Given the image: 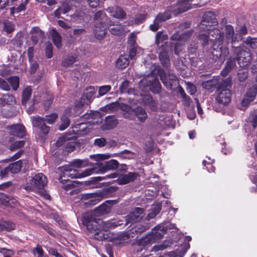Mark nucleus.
<instances>
[{
    "mask_svg": "<svg viewBox=\"0 0 257 257\" xmlns=\"http://www.w3.org/2000/svg\"><path fill=\"white\" fill-rule=\"evenodd\" d=\"M88 165L87 160H78L75 161L72 164L60 167L59 169L62 173L60 177V181L63 184L67 183L63 187L66 189H70L74 186V182H72L69 179H66V177L71 178H79L87 177L94 173V168H90L85 170L82 172H79L76 168H82Z\"/></svg>",
    "mask_w": 257,
    "mask_h": 257,
    "instance_id": "nucleus-1",
    "label": "nucleus"
},
{
    "mask_svg": "<svg viewBox=\"0 0 257 257\" xmlns=\"http://www.w3.org/2000/svg\"><path fill=\"white\" fill-rule=\"evenodd\" d=\"M214 27H205V30H202L208 31V35L202 33L199 35V39L203 45H206L209 41L214 42L212 55L216 59L220 58L224 60L229 53L228 50L227 48L221 46L223 44L222 34L219 29Z\"/></svg>",
    "mask_w": 257,
    "mask_h": 257,
    "instance_id": "nucleus-2",
    "label": "nucleus"
},
{
    "mask_svg": "<svg viewBox=\"0 0 257 257\" xmlns=\"http://www.w3.org/2000/svg\"><path fill=\"white\" fill-rule=\"evenodd\" d=\"M139 86L140 90L142 92L151 90L154 93H158L161 91L160 83L158 79H157L153 75H150L147 78L141 80L139 82Z\"/></svg>",
    "mask_w": 257,
    "mask_h": 257,
    "instance_id": "nucleus-3",
    "label": "nucleus"
},
{
    "mask_svg": "<svg viewBox=\"0 0 257 257\" xmlns=\"http://www.w3.org/2000/svg\"><path fill=\"white\" fill-rule=\"evenodd\" d=\"M58 115L56 113H53L46 116V118L37 116L31 118L33 125L38 127L43 133L47 134L49 131V127L45 124V122L48 124L54 123Z\"/></svg>",
    "mask_w": 257,
    "mask_h": 257,
    "instance_id": "nucleus-4",
    "label": "nucleus"
},
{
    "mask_svg": "<svg viewBox=\"0 0 257 257\" xmlns=\"http://www.w3.org/2000/svg\"><path fill=\"white\" fill-rule=\"evenodd\" d=\"M87 228L88 230L91 231L96 232L95 234V238H98L97 235L99 234V232L97 231L98 230H106L108 229L117 226L116 224H113L110 222H104L101 219L96 220L95 219L93 220H90L85 222Z\"/></svg>",
    "mask_w": 257,
    "mask_h": 257,
    "instance_id": "nucleus-5",
    "label": "nucleus"
},
{
    "mask_svg": "<svg viewBox=\"0 0 257 257\" xmlns=\"http://www.w3.org/2000/svg\"><path fill=\"white\" fill-rule=\"evenodd\" d=\"M47 184L46 177L42 173H38L32 178L25 186L27 191H37L44 187Z\"/></svg>",
    "mask_w": 257,
    "mask_h": 257,
    "instance_id": "nucleus-6",
    "label": "nucleus"
},
{
    "mask_svg": "<svg viewBox=\"0 0 257 257\" xmlns=\"http://www.w3.org/2000/svg\"><path fill=\"white\" fill-rule=\"evenodd\" d=\"M105 109L111 111H114L120 108L123 112V116L125 118H131L133 117L132 108L125 104H119L117 102H112L105 106Z\"/></svg>",
    "mask_w": 257,
    "mask_h": 257,
    "instance_id": "nucleus-7",
    "label": "nucleus"
},
{
    "mask_svg": "<svg viewBox=\"0 0 257 257\" xmlns=\"http://www.w3.org/2000/svg\"><path fill=\"white\" fill-rule=\"evenodd\" d=\"M161 80L167 88L173 89L174 87L178 85V78L173 74H168L167 75L162 70L158 71Z\"/></svg>",
    "mask_w": 257,
    "mask_h": 257,
    "instance_id": "nucleus-8",
    "label": "nucleus"
},
{
    "mask_svg": "<svg viewBox=\"0 0 257 257\" xmlns=\"http://www.w3.org/2000/svg\"><path fill=\"white\" fill-rule=\"evenodd\" d=\"M231 99V93L230 90L226 88H223L220 85L217 89V93L216 97L217 102L223 105L228 104Z\"/></svg>",
    "mask_w": 257,
    "mask_h": 257,
    "instance_id": "nucleus-9",
    "label": "nucleus"
},
{
    "mask_svg": "<svg viewBox=\"0 0 257 257\" xmlns=\"http://www.w3.org/2000/svg\"><path fill=\"white\" fill-rule=\"evenodd\" d=\"M94 120H90L85 123L77 124L73 127V132L77 136H83L87 134L92 129V124H94Z\"/></svg>",
    "mask_w": 257,
    "mask_h": 257,
    "instance_id": "nucleus-10",
    "label": "nucleus"
},
{
    "mask_svg": "<svg viewBox=\"0 0 257 257\" xmlns=\"http://www.w3.org/2000/svg\"><path fill=\"white\" fill-rule=\"evenodd\" d=\"M257 93V84L254 85L250 88L245 95L243 99L241 102L239 107L241 109H245L249 103L253 101Z\"/></svg>",
    "mask_w": 257,
    "mask_h": 257,
    "instance_id": "nucleus-11",
    "label": "nucleus"
},
{
    "mask_svg": "<svg viewBox=\"0 0 257 257\" xmlns=\"http://www.w3.org/2000/svg\"><path fill=\"white\" fill-rule=\"evenodd\" d=\"M217 25L214 15L213 13L208 12L206 13L203 18V21L199 26L200 30H205V27H212V26H216Z\"/></svg>",
    "mask_w": 257,
    "mask_h": 257,
    "instance_id": "nucleus-12",
    "label": "nucleus"
},
{
    "mask_svg": "<svg viewBox=\"0 0 257 257\" xmlns=\"http://www.w3.org/2000/svg\"><path fill=\"white\" fill-rule=\"evenodd\" d=\"M250 51H241L237 55V61L239 66L245 67L249 65L251 59Z\"/></svg>",
    "mask_w": 257,
    "mask_h": 257,
    "instance_id": "nucleus-13",
    "label": "nucleus"
},
{
    "mask_svg": "<svg viewBox=\"0 0 257 257\" xmlns=\"http://www.w3.org/2000/svg\"><path fill=\"white\" fill-rule=\"evenodd\" d=\"M193 0H179L175 8L172 10L174 15L183 13L191 9L190 3Z\"/></svg>",
    "mask_w": 257,
    "mask_h": 257,
    "instance_id": "nucleus-14",
    "label": "nucleus"
},
{
    "mask_svg": "<svg viewBox=\"0 0 257 257\" xmlns=\"http://www.w3.org/2000/svg\"><path fill=\"white\" fill-rule=\"evenodd\" d=\"M8 130L10 135L19 137L22 138L26 134V131L25 127L21 124H14L8 127Z\"/></svg>",
    "mask_w": 257,
    "mask_h": 257,
    "instance_id": "nucleus-15",
    "label": "nucleus"
},
{
    "mask_svg": "<svg viewBox=\"0 0 257 257\" xmlns=\"http://www.w3.org/2000/svg\"><path fill=\"white\" fill-rule=\"evenodd\" d=\"M171 17V15L170 13L166 12L165 14H159L156 16L153 24L150 26L151 30L153 31H157L160 26V23L169 19Z\"/></svg>",
    "mask_w": 257,
    "mask_h": 257,
    "instance_id": "nucleus-16",
    "label": "nucleus"
},
{
    "mask_svg": "<svg viewBox=\"0 0 257 257\" xmlns=\"http://www.w3.org/2000/svg\"><path fill=\"white\" fill-rule=\"evenodd\" d=\"M223 44L221 46L226 48V45L229 43L234 41V30L231 25L225 27V37L222 35Z\"/></svg>",
    "mask_w": 257,
    "mask_h": 257,
    "instance_id": "nucleus-17",
    "label": "nucleus"
},
{
    "mask_svg": "<svg viewBox=\"0 0 257 257\" xmlns=\"http://www.w3.org/2000/svg\"><path fill=\"white\" fill-rule=\"evenodd\" d=\"M118 163L115 160H111L105 163V165L102 168L96 170L95 169L94 173L98 174H103L108 170H112L116 169L118 167Z\"/></svg>",
    "mask_w": 257,
    "mask_h": 257,
    "instance_id": "nucleus-18",
    "label": "nucleus"
},
{
    "mask_svg": "<svg viewBox=\"0 0 257 257\" xmlns=\"http://www.w3.org/2000/svg\"><path fill=\"white\" fill-rule=\"evenodd\" d=\"M190 34L191 33L189 32L185 33L182 34L176 41L175 47V53L176 54H179V53L183 49V47L188 39L189 38Z\"/></svg>",
    "mask_w": 257,
    "mask_h": 257,
    "instance_id": "nucleus-19",
    "label": "nucleus"
},
{
    "mask_svg": "<svg viewBox=\"0 0 257 257\" xmlns=\"http://www.w3.org/2000/svg\"><path fill=\"white\" fill-rule=\"evenodd\" d=\"M107 11L111 17L118 19H123L126 16L125 13L118 7L108 8Z\"/></svg>",
    "mask_w": 257,
    "mask_h": 257,
    "instance_id": "nucleus-20",
    "label": "nucleus"
},
{
    "mask_svg": "<svg viewBox=\"0 0 257 257\" xmlns=\"http://www.w3.org/2000/svg\"><path fill=\"white\" fill-rule=\"evenodd\" d=\"M138 176L137 173H129L127 174L119 176L117 179L118 183L120 185L126 184L134 181Z\"/></svg>",
    "mask_w": 257,
    "mask_h": 257,
    "instance_id": "nucleus-21",
    "label": "nucleus"
},
{
    "mask_svg": "<svg viewBox=\"0 0 257 257\" xmlns=\"http://www.w3.org/2000/svg\"><path fill=\"white\" fill-rule=\"evenodd\" d=\"M190 248L189 243H184L179 249L175 251L170 252L164 257H183Z\"/></svg>",
    "mask_w": 257,
    "mask_h": 257,
    "instance_id": "nucleus-22",
    "label": "nucleus"
},
{
    "mask_svg": "<svg viewBox=\"0 0 257 257\" xmlns=\"http://www.w3.org/2000/svg\"><path fill=\"white\" fill-rule=\"evenodd\" d=\"M28 164L27 160H20L14 163H12L6 169H8V172L10 171L13 174L18 173L24 165H26Z\"/></svg>",
    "mask_w": 257,
    "mask_h": 257,
    "instance_id": "nucleus-23",
    "label": "nucleus"
},
{
    "mask_svg": "<svg viewBox=\"0 0 257 257\" xmlns=\"http://www.w3.org/2000/svg\"><path fill=\"white\" fill-rule=\"evenodd\" d=\"M132 110L133 111V112H132L133 117L129 118L130 119H133L135 116L140 122H144L147 119L148 116L147 114L143 108L139 107L135 110L133 108H132Z\"/></svg>",
    "mask_w": 257,
    "mask_h": 257,
    "instance_id": "nucleus-24",
    "label": "nucleus"
},
{
    "mask_svg": "<svg viewBox=\"0 0 257 257\" xmlns=\"http://www.w3.org/2000/svg\"><path fill=\"white\" fill-rule=\"evenodd\" d=\"M143 210L141 208H136L126 217L127 223L137 221L140 216L143 213Z\"/></svg>",
    "mask_w": 257,
    "mask_h": 257,
    "instance_id": "nucleus-25",
    "label": "nucleus"
},
{
    "mask_svg": "<svg viewBox=\"0 0 257 257\" xmlns=\"http://www.w3.org/2000/svg\"><path fill=\"white\" fill-rule=\"evenodd\" d=\"M94 34L97 39H102L106 34L105 26L103 24H96L94 30Z\"/></svg>",
    "mask_w": 257,
    "mask_h": 257,
    "instance_id": "nucleus-26",
    "label": "nucleus"
},
{
    "mask_svg": "<svg viewBox=\"0 0 257 257\" xmlns=\"http://www.w3.org/2000/svg\"><path fill=\"white\" fill-rule=\"evenodd\" d=\"M117 121L113 116H107L104 120V122L102 126L103 130H110L116 126Z\"/></svg>",
    "mask_w": 257,
    "mask_h": 257,
    "instance_id": "nucleus-27",
    "label": "nucleus"
},
{
    "mask_svg": "<svg viewBox=\"0 0 257 257\" xmlns=\"http://www.w3.org/2000/svg\"><path fill=\"white\" fill-rule=\"evenodd\" d=\"M70 113V109H67L65 110V111L63 112V114L61 118L62 123L59 127L60 130L63 131L69 126L70 124V120L68 119V117Z\"/></svg>",
    "mask_w": 257,
    "mask_h": 257,
    "instance_id": "nucleus-28",
    "label": "nucleus"
},
{
    "mask_svg": "<svg viewBox=\"0 0 257 257\" xmlns=\"http://www.w3.org/2000/svg\"><path fill=\"white\" fill-rule=\"evenodd\" d=\"M110 208L108 203H104L100 205L94 210L93 215L99 216L108 213L110 211Z\"/></svg>",
    "mask_w": 257,
    "mask_h": 257,
    "instance_id": "nucleus-29",
    "label": "nucleus"
},
{
    "mask_svg": "<svg viewBox=\"0 0 257 257\" xmlns=\"http://www.w3.org/2000/svg\"><path fill=\"white\" fill-rule=\"evenodd\" d=\"M168 40L167 35L162 32H158L156 35V43L158 47H164L166 41Z\"/></svg>",
    "mask_w": 257,
    "mask_h": 257,
    "instance_id": "nucleus-30",
    "label": "nucleus"
},
{
    "mask_svg": "<svg viewBox=\"0 0 257 257\" xmlns=\"http://www.w3.org/2000/svg\"><path fill=\"white\" fill-rule=\"evenodd\" d=\"M115 154H110L108 153L105 154H98L90 156V158L96 162H100L103 160H107L111 157H114Z\"/></svg>",
    "mask_w": 257,
    "mask_h": 257,
    "instance_id": "nucleus-31",
    "label": "nucleus"
},
{
    "mask_svg": "<svg viewBox=\"0 0 257 257\" xmlns=\"http://www.w3.org/2000/svg\"><path fill=\"white\" fill-rule=\"evenodd\" d=\"M129 64V60L127 56H120L116 62V66L120 69L126 67Z\"/></svg>",
    "mask_w": 257,
    "mask_h": 257,
    "instance_id": "nucleus-32",
    "label": "nucleus"
},
{
    "mask_svg": "<svg viewBox=\"0 0 257 257\" xmlns=\"http://www.w3.org/2000/svg\"><path fill=\"white\" fill-rule=\"evenodd\" d=\"M70 7L68 4L64 3L62 6L57 9L54 15L56 17L59 18L61 14H65L69 12Z\"/></svg>",
    "mask_w": 257,
    "mask_h": 257,
    "instance_id": "nucleus-33",
    "label": "nucleus"
},
{
    "mask_svg": "<svg viewBox=\"0 0 257 257\" xmlns=\"http://www.w3.org/2000/svg\"><path fill=\"white\" fill-rule=\"evenodd\" d=\"M51 35L52 37L53 42L57 48L61 47V37L57 31L52 29L51 31Z\"/></svg>",
    "mask_w": 257,
    "mask_h": 257,
    "instance_id": "nucleus-34",
    "label": "nucleus"
},
{
    "mask_svg": "<svg viewBox=\"0 0 257 257\" xmlns=\"http://www.w3.org/2000/svg\"><path fill=\"white\" fill-rule=\"evenodd\" d=\"M16 102L15 97L9 94H4L2 98H0V103L3 105L8 104L9 105L13 104Z\"/></svg>",
    "mask_w": 257,
    "mask_h": 257,
    "instance_id": "nucleus-35",
    "label": "nucleus"
},
{
    "mask_svg": "<svg viewBox=\"0 0 257 257\" xmlns=\"http://www.w3.org/2000/svg\"><path fill=\"white\" fill-rule=\"evenodd\" d=\"M159 59L164 66L167 67L169 65L170 60L166 51H159Z\"/></svg>",
    "mask_w": 257,
    "mask_h": 257,
    "instance_id": "nucleus-36",
    "label": "nucleus"
},
{
    "mask_svg": "<svg viewBox=\"0 0 257 257\" xmlns=\"http://www.w3.org/2000/svg\"><path fill=\"white\" fill-rule=\"evenodd\" d=\"M161 209V205L159 204L153 205L151 208L150 212L148 214L147 217L148 219H152L155 217L156 216V215L159 213Z\"/></svg>",
    "mask_w": 257,
    "mask_h": 257,
    "instance_id": "nucleus-37",
    "label": "nucleus"
},
{
    "mask_svg": "<svg viewBox=\"0 0 257 257\" xmlns=\"http://www.w3.org/2000/svg\"><path fill=\"white\" fill-rule=\"evenodd\" d=\"M15 29L14 23L9 20H5L3 22V30L7 33H11Z\"/></svg>",
    "mask_w": 257,
    "mask_h": 257,
    "instance_id": "nucleus-38",
    "label": "nucleus"
},
{
    "mask_svg": "<svg viewBox=\"0 0 257 257\" xmlns=\"http://www.w3.org/2000/svg\"><path fill=\"white\" fill-rule=\"evenodd\" d=\"M128 85H129L128 81L127 80L124 81L122 83V84L120 87V90L121 92L122 93L127 92L128 93H130V94L133 93L135 95H137V93H136V91L135 90L128 89Z\"/></svg>",
    "mask_w": 257,
    "mask_h": 257,
    "instance_id": "nucleus-39",
    "label": "nucleus"
},
{
    "mask_svg": "<svg viewBox=\"0 0 257 257\" xmlns=\"http://www.w3.org/2000/svg\"><path fill=\"white\" fill-rule=\"evenodd\" d=\"M94 93V89L93 87L87 88L84 93V99H86V102H89L93 98Z\"/></svg>",
    "mask_w": 257,
    "mask_h": 257,
    "instance_id": "nucleus-40",
    "label": "nucleus"
},
{
    "mask_svg": "<svg viewBox=\"0 0 257 257\" xmlns=\"http://www.w3.org/2000/svg\"><path fill=\"white\" fill-rule=\"evenodd\" d=\"M32 93V89L30 87H27L23 90V95H22V103L23 104L26 103L27 101L30 98V97Z\"/></svg>",
    "mask_w": 257,
    "mask_h": 257,
    "instance_id": "nucleus-41",
    "label": "nucleus"
},
{
    "mask_svg": "<svg viewBox=\"0 0 257 257\" xmlns=\"http://www.w3.org/2000/svg\"><path fill=\"white\" fill-rule=\"evenodd\" d=\"M0 226L2 227V230H11L15 228V224L11 221H0Z\"/></svg>",
    "mask_w": 257,
    "mask_h": 257,
    "instance_id": "nucleus-42",
    "label": "nucleus"
},
{
    "mask_svg": "<svg viewBox=\"0 0 257 257\" xmlns=\"http://www.w3.org/2000/svg\"><path fill=\"white\" fill-rule=\"evenodd\" d=\"M143 50L141 48L138 46H133V48L130 50V57L131 59H133L137 54H143Z\"/></svg>",
    "mask_w": 257,
    "mask_h": 257,
    "instance_id": "nucleus-43",
    "label": "nucleus"
},
{
    "mask_svg": "<svg viewBox=\"0 0 257 257\" xmlns=\"http://www.w3.org/2000/svg\"><path fill=\"white\" fill-rule=\"evenodd\" d=\"M216 82L213 80H209L202 83V86L205 89L212 91L215 88Z\"/></svg>",
    "mask_w": 257,
    "mask_h": 257,
    "instance_id": "nucleus-44",
    "label": "nucleus"
},
{
    "mask_svg": "<svg viewBox=\"0 0 257 257\" xmlns=\"http://www.w3.org/2000/svg\"><path fill=\"white\" fill-rule=\"evenodd\" d=\"M8 81L11 84L13 89L16 90L19 85V78L17 76H12L8 79Z\"/></svg>",
    "mask_w": 257,
    "mask_h": 257,
    "instance_id": "nucleus-45",
    "label": "nucleus"
},
{
    "mask_svg": "<svg viewBox=\"0 0 257 257\" xmlns=\"http://www.w3.org/2000/svg\"><path fill=\"white\" fill-rule=\"evenodd\" d=\"M245 43L251 48L255 49L257 48V38L248 37L246 39Z\"/></svg>",
    "mask_w": 257,
    "mask_h": 257,
    "instance_id": "nucleus-46",
    "label": "nucleus"
},
{
    "mask_svg": "<svg viewBox=\"0 0 257 257\" xmlns=\"http://www.w3.org/2000/svg\"><path fill=\"white\" fill-rule=\"evenodd\" d=\"M111 90L110 85H104L99 87L98 94L99 96H103L109 92Z\"/></svg>",
    "mask_w": 257,
    "mask_h": 257,
    "instance_id": "nucleus-47",
    "label": "nucleus"
},
{
    "mask_svg": "<svg viewBox=\"0 0 257 257\" xmlns=\"http://www.w3.org/2000/svg\"><path fill=\"white\" fill-rule=\"evenodd\" d=\"M24 144L25 142L24 141H16L11 144L10 149L11 151H14L23 147Z\"/></svg>",
    "mask_w": 257,
    "mask_h": 257,
    "instance_id": "nucleus-48",
    "label": "nucleus"
},
{
    "mask_svg": "<svg viewBox=\"0 0 257 257\" xmlns=\"http://www.w3.org/2000/svg\"><path fill=\"white\" fill-rule=\"evenodd\" d=\"M118 176V174L116 173H111L110 175H106L104 177H97L94 178V180L96 181H100L103 180L107 179H111V178H114Z\"/></svg>",
    "mask_w": 257,
    "mask_h": 257,
    "instance_id": "nucleus-49",
    "label": "nucleus"
},
{
    "mask_svg": "<svg viewBox=\"0 0 257 257\" xmlns=\"http://www.w3.org/2000/svg\"><path fill=\"white\" fill-rule=\"evenodd\" d=\"M25 5L21 4L18 7H13L11 9V14L14 15L15 13H19L25 10Z\"/></svg>",
    "mask_w": 257,
    "mask_h": 257,
    "instance_id": "nucleus-50",
    "label": "nucleus"
},
{
    "mask_svg": "<svg viewBox=\"0 0 257 257\" xmlns=\"http://www.w3.org/2000/svg\"><path fill=\"white\" fill-rule=\"evenodd\" d=\"M0 199L4 200L3 203H8L9 205H10L11 203H14L17 201L15 199H9L6 195L2 193H0Z\"/></svg>",
    "mask_w": 257,
    "mask_h": 257,
    "instance_id": "nucleus-51",
    "label": "nucleus"
},
{
    "mask_svg": "<svg viewBox=\"0 0 257 257\" xmlns=\"http://www.w3.org/2000/svg\"><path fill=\"white\" fill-rule=\"evenodd\" d=\"M140 95L142 97V100L143 102L146 105H148V104L153 100L152 97L150 95L143 94L141 92Z\"/></svg>",
    "mask_w": 257,
    "mask_h": 257,
    "instance_id": "nucleus-52",
    "label": "nucleus"
},
{
    "mask_svg": "<svg viewBox=\"0 0 257 257\" xmlns=\"http://www.w3.org/2000/svg\"><path fill=\"white\" fill-rule=\"evenodd\" d=\"M52 45L51 44H48L46 48V56L48 58H50L53 56Z\"/></svg>",
    "mask_w": 257,
    "mask_h": 257,
    "instance_id": "nucleus-53",
    "label": "nucleus"
},
{
    "mask_svg": "<svg viewBox=\"0 0 257 257\" xmlns=\"http://www.w3.org/2000/svg\"><path fill=\"white\" fill-rule=\"evenodd\" d=\"M0 88L6 91H9L10 89L8 83L1 78H0Z\"/></svg>",
    "mask_w": 257,
    "mask_h": 257,
    "instance_id": "nucleus-54",
    "label": "nucleus"
},
{
    "mask_svg": "<svg viewBox=\"0 0 257 257\" xmlns=\"http://www.w3.org/2000/svg\"><path fill=\"white\" fill-rule=\"evenodd\" d=\"M187 91L191 95L194 94L196 91L195 86L191 83H188L187 84Z\"/></svg>",
    "mask_w": 257,
    "mask_h": 257,
    "instance_id": "nucleus-55",
    "label": "nucleus"
},
{
    "mask_svg": "<svg viewBox=\"0 0 257 257\" xmlns=\"http://www.w3.org/2000/svg\"><path fill=\"white\" fill-rule=\"evenodd\" d=\"M0 252L4 255V256L7 255L12 256L14 254V252L11 249H8L5 248H1Z\"/></svg>",
    "mask_w": 257,
    "mask_h": 257,
    "instance_id": "nucleus-56",
    "label": "nucleus"
},
{
    "mask_svg": "<svg viewBox=\"0 0 257 257\" xmlns=\"http://www.w3.org/2000/svg\"><path fill=\"white\" fill-rule=\"evenodd\" d=\"M247 73L246 71H242L238 73V78L239 81L243 82L247 78Z\"/></svg>",
    "mask_w": 257,
    "mask_h": 257,
    "instance_id": "nucleus-57",
    "label": "nucleus"
},
{
    "mask_svg": "<svg viewBox=\"0 0 257 257\" xmlns=\"http://www.w3.org/2000/svg\"><path fill=\"white\" fill-rule=\"evenodd\" d=\"M106 144L105 140L104 138L97 139L94 141V145L99 147L104 146Z\"/></svg>",
    "mask_w": 257,
    "mask_h": 257,
    "instance_id": "nucleus-58",
    "label": "nucleus"
},
{
    "mask_svg": "<svg viewBox=\"0 0 257 257\" xmlns=\"http://www.w3.org/2000/svg\"><path fill=\"white\" fill-rule=\"evenodd\" d=\"M110 31L111 33L114 35H120L122 32V28L120 27H118V29L117 27H113L110 29Z\"/></svg>",
    "mask_w": 257,
    "mask_h": 257,
    "instance_id": "nucleus-59",
    "label": "nucleus"
},
{
    "mask_svg": "<svg viewBox=\"0 0 257 257\" xmlns=\"http://www.w3.org/2000/svg\"><path fill=\"white\" fill-rule=\"evenodd\" d=\"M213 162H214V160L211 161V163H209V162L207 163L206 162V161L204 160V161H203L202 164H203V165H204V166H206V164H207L208 165L210 166V167H207L206 169H207V170H208V172H214V171L215 168H214V167H213L211 165V164L212 163H213Z\"/></svg>",
    "mask_w": 257,
    "mask_h": 257,
    "instance_id": "nucleus-60",
    "label": "nucleus"
},
{
    "mask_svg": "<svg viewBox=\"0 0 257 257\" xmlns=\"http://www.w3.org/2000/svg\"><path fill=\"white\" fill-rule=\"evenodd\" d=\"M36 250L39 254L38 257H49L47 254H44V251L40 246L38 245L36 248Z\"/></svg>",
    "mask_w": 257,
    "mask_h": 257,
    "instance_id": "nucleus-61",
    "label": "nucleus"
},
{
    "mask_svg": "<svg viewBox=\"0 0 257 257\" xmlns=\"http://www.w3.org/2000/svg\"><path fill=\"white\" fill-rule=\"evenodd\" d=\"M148 105L153 111L156 110L158 108L157 103L153 99L148 104Z\"/></svg>",
    "mask_w": 257,
    "mask_h": 257,
    "instance_id": "nucleus-62",
    "label": "nucleus"
},
{
    "mask_svg": "<svg viewBox=\"0 0 257 257\" xmlns=\"http://www.w3.org/2000/svg\"><path fill=\"white\" fill-rule=\"evenodd\" d=\"M31 33L33 34H36L37 37H41L42 35V32L40 29L38 27H34L31 30Z\"/></svg>",
    "mask_w": 257,
    "mask_h": 257,
    "instance_id": "nucleus-63",
    "label": "nucleus"
},
{
    "mask_svg": "<svg viewBox=\"0 0 257 257\" xmlns=\"http://www.w3.org/2000/svg\"><path fill=\"white\" fill-rule=\"evenodd\" d=\"M231 63L227 62L226 68L222 72V73L223 75H225L231 69L232 66L234 65V64H231Z\"/></svg>",
    "mask_w": 257,
    "mask_h": 257,
    "instance_id": "nucleus-64",
    "label": "nucleus"
}]
</instances>
